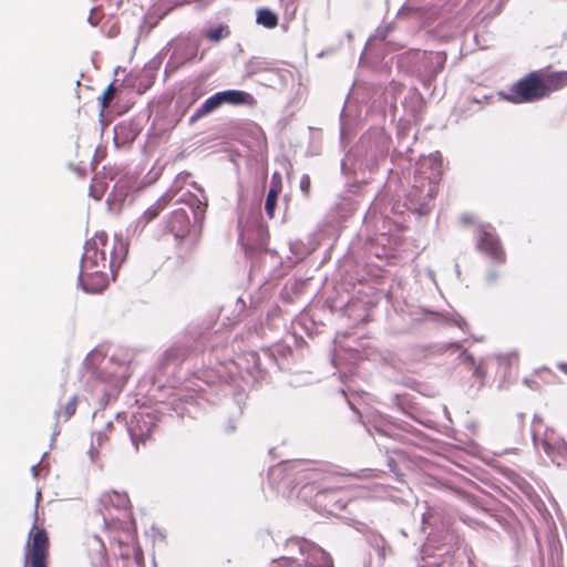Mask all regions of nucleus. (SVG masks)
I'll use <instances>...</instances> for the list:
<instances>
[{"label":"nucleus","mask_w":567,"mask_h":567,"mask_svg":"<svg viewBox=\"0 0 567 567\" xmlns=\"http://www.w3.org/2000/svg\"><path fill=\"white\" fill-rule=\"evenodd\" d=\"M86 364L92 367L94 379L90 383L92 398L101 404L107 403L111 395L118 392L131 374L126 361L106 358L99 350L91 351Z\"/></svg>","instance_id":"obj_1"},{"label":"nucleus","mask_w":567,"mask_h":567,"mask_svg":"<svg viewBox=\"0 0 567 567\" xmlns=\"http://www.w3.org/2000/svg\"><path fill=\"white\" fill-rule=\"evenodd\" d=\"M100 504L103 508L96 518L101 520L109 538L120 546L132 543L135 538V526L127 494L106 492L101 495Z\"/></svg>","instance_id":"obj_2"},{"label":"nucleus","mask_w":567,"mask_h":567,"mask_svg":"<svg viewBox=\"0 0 567 567\" xmlns=\"http://www.w3.org/2000/svg\"><path fill=\"white\" fill-rule=\"evenodd\" d=\"M107 235L104 231L96 233L84 245V251L81 259V270H105L107 267L114 271L120 268L127 255V244L118 237L114 238L110 258H107Z\"/></svg>","instance_id":"obj_3"},{"label":"nucleus","mask_w":567,"mask_h":567,"mask_svg":"<svg viewBox=\"0 0 567 567\" xmlns=\"http://www.w3.org/2000/svg\"><path fill=\"white\" fill-rule=\"evenodd\" d=\"M542 419L535 416L533 420V442L536 450L540 447L545 454L557 465L567 455V444L553 429H546L540 434Z\"/></svg>","instance_id":"obj_4"},{"label":"nucleus","mask_w":567,"mask_h":567,"mask_svg":"<svg viewBox=\"0 0 567 567\" xmlns=\"http://www.w3.org/2000/svg\"><path fill=\"white\" fill-rule=\"evenodd\" d=\"M498 95L512 103H528L546 95L540 76L537 73H529L524 79L511 86L508 92H499Z\"/></svg>","instance_id":"obj_5"},{"label":"nucleus","mask_w":567,"mask_h":567,"mask_svg":"<svg viewBox=\"0 0 567 567\" xmlns=\"http://www.w3.org/2000/svg\"><path fill=\"white\" fill-rule=\"evenodd\" d=\"M49 551V538L44 529H33L29 533L25 545L24 567H47L45 559Z\"/></svg>","instance_id":"obj_6"},{"label":"nucleus","mask_w":567,"mask_h":567,"mask_svg":"<svg viewBox=\"0 0 567 567\" xmlns=\"http://www.w3.org/2000/svg\"><path fill=\"white\" fill-rule=\"evenodd\" d=\"M442 156L439 152L429 154L427 156L420 157L416 164V178L424 186V182L430 185L429 190H432V185H435L442 175Z\"/></svg>","instance_id":"obj_7"},{"label":"nucleus","mask_w":567,"mask_h":567,"mask_svg":"<svg viewBox=\"0 0 567 567\" xmlns=\"http://www.w3.org/2000/svg\"><path fill=\"white\" fill-rule=\"evenodd\" d=\"M155 423L156 416L151 412L140 410L132 415L127 430L136 449L138 443L144 442L151 436Z\"/></svg>","instance_id":"obj_8"},{"label":"nucleus","mask_w":567,"mask_h":567,"mask_svg":"<svg viewBox=\"0 0 567 567\" xmlns=\"http://www.w3.org/2000/svg\"><path fill=\"white\" fill-rule=\"evenodd\" d=\"M476 247L491 260L499 264L505 261V252L492 227L483 226L478 228L476 234Z\"/></svg>","instance_id":"obj_9"},{"label":"nucleus","mask_w":567,"mask_h":567,"mask_svg":"<svg viewBox=\"0 0 567 567\" xmlns=\"http://www.w3.org/2000/svg\"><path fill=\"white\" fill-rule=\"evenodd\" d=\"M311 549V542L298 537L286 540L285 551L279 559L274 560V567H301V558Z\"/></svg>","instance_id":"obj_10"},{"label":"nucleus","mask_w":567,"mask_h":567,"mask_svg":"<svg viewBox=\"0 0 567 567\" xmlns=\"http://www.w3.org/2000/svg\"><path fill=\"white\" fill-rule=\"evenodd\" d=\"M169 202L166 195L159 197L153 205H151L134 223L128 226L127 231L133 235L140 234L148 223L155 219L159 213L165 209Z\"/></svg>","instance_id":"obj_11"},{"label":"nucleus","mask_w":567,"mask_h":567,"mask_svg":"<svg viewBox=\"0 0 567 567\" xmlns=\"http://www.w3.org/2000/svg\"><path fill=\"white\" fill-rule=\"evenodd\" d=\"M78 282L85 292L99 293L107 285V275L104 270L96 269L80 271Z\"/></svg>","instance_id":"obj_12"},{"label":"nucleus","mask_w":567,"mask_h":567,"mask_svg":"<svg viewBox=\"0 0 567 567\" xmlns=\"http://www.w3.org/2000/svg\"><path fill=\"white\" fill-rule=\"evenodd\" d=\"M189 227L190 221L186 210L184 209H176L172 212L166 220L167 231L173 234L176 239L184 238L188 234Z\"/></svg>","instance_id":"obj_13"},{"label":"nucleus","mask_w":567,"mask_h":567,"mask_svg":"<svg viewBox=\"0 0 567 567\" xmlns=\"http://www.w3.org/2000/svg\"><path fill=\"white\" fill-rule=\"evenodd\" d=\"M84 546L93 566L101 567L106 561V548L100 536L89 534L85 537Z\"/></svg>","instance_id":"obj_14"},{"label":"nucleus","mask_w":567,"mask_h":567,"mask_svg":"<svg viewBox=\"0 0 567 567\" xmlns=\"http://www.w3.org/2000/svg\"><path fill=\"white\" fill-rule=\"evenodd\" d=\"M301 566L306 567H332V560L328 553L311 543V549L301 558Z\"/></svg>","instance_id":"obj_15"},{"label":"nucleus","mask_w":567,"mask_h":567,"mask_svg":"<svg viewBox=\"0 0 567 567\" xmlns=\"http://www.w3.org/2000/svg\"><path fill=\"white\" fill-rule=\"evenodd\" d=\"M218 94L223 104L254 105L256 103L250 93L240 90H225L219 91Z\"/></svg>","instance_id":"obj_16"},{"label":"nucleus","mask_w":567,"mask_h":567,"mask_svg":"<svg viewBox=\"0 0 567 567\" xmlns=\"http://www.w3.org/2000/svg\"><path fill=\"white\" fill-rule=\"evenodd\" d=\"M446 56L443 52H424L422 54V62L424 64V72L427 76H435L443 68Z\"/></svg>","instance_id":"obj_17"},{"label":"nucleus","mask_w":567,"mask_h":567,"mask_svg":"<svg viewBox=\"0 0 567 567\" xmlns=\"http://www.w3.org/2000/svg\"><path fill=\"white\" fill-rule=\"evenodd\" d=\"M546 95L567 85V71L553 72L540 76Z\"/></svg>","instance_id":"obj_18"},{"label":"nucleus","mask_w":567,"mask_h":567,"mask_svg":"<svg viewBox=\"0 0 567 567\" xmlns=\"http://www.w3.org/2000/svg\"><path fill=\"white\" fill-rule=\"evenodd\" d=\"M223 105L218 92L207 97L196 110L194 117H202Z\"/></svg>","instance_id":"obj_19"},{"label":"nucleus","mask_w":567,"mask_h":567,"mask_svg":"<svg viewBox=\"0 0 567 567\" xmlns=\"http://www.w3.org/2000/svg\"><path fill=\"white\" fill-rule=\"evenodd\" d=\"M256 22L265 28L272 29L277 25L278 18L269 9H259L257 11Z\"/></svg>","instance_id":"obj_20"},{"label":"nucleus","mask_w":567,"mask_h":567,"mask_svg":"<svg viewBox=\"0 0 567 567\" xmlns=\"http://www.w3.org/2000/svg\"><path fill=\"white\" fill-rule=\"evenodd\" d=\"M189 206L193 209L195 220H202L207 206V198L204 195L202 198L196 197L189 202Z\"/></svg>","instance_id":"obj_21"},{"label":"nucleus","mask_w":567,"mask_h":567,"mask_svg":"<svg viewBox=\"0 0 567 567\" xmlns=\"http://www.w3.org/2000/svg\"><path fill=\"white\" fill-rule=\"evenodd\" d=\"M204 34L210 42L217 43L220 41L223 37H227L229 34V31L227 27L220 24L216 28L206 30Z\"/></svg>","instance_id":"obj_22"},{"label":"nucleus","mask_w":567,"mask_h":567,"mask_svg":"<svg viewBox=\"0 0 567 567\" xmlns=\"http://www.w3.org/2000/svg\"><path fill=\"white\" fill-rule=\"evenodd\" d=\"M278 194H279V187H270L267 198H266L265 209H266L267 215L270 218H272L274 214H275V206L277 203Z\"/></svg>","instance_id":"obj_23"},{"label":"nucleus","mask_w":567,"mask_h":567,"mask_svg":"<svg viewBox=\"0 0 567 567\" xmlns=\"http://www.w3.org/2000/svg\"><path fill=\"white\" fill-rule=\"evenodd\" d=\"M465 362L468 364V369L473 371V374L480 379H483L485 372L483 371L481 364H477L471 354L464 355Z\"/></svg>","instance_id":"obj_24"},{"label":"nucleus","mask_w":567,"mask_h":567,"mask_svg":"<svg viewBox=\"0 0 567 567\" xmlns=\"http://www.w3.org/2000/svg\"><path fill=\"white\" fill-rule=\"evenodd\" d=\"M76 410V396H72L64 406L63 414L65 420L70 419Z\"/></svg>","instance_id":"obj_25"},{"label":"nucleus","mask_w":567,"mask_h":567,"mask_svg":"<svg viewBox=\"0 0 567 567\" xmlns=\"http://www.w3.org/2000/svg\"><path fill=\"white\" fill-rule=\"evenodd\" d=\"M113 96H114V87H113V84H110L102 96V106L106 107L113 100Z\"/></svg>","instance_id":"obj_26"},{"label":"nucleus","mask_w":567,"mask_h":567,"mask_svg":"<svg viewBox=\"0 0 567 567\" xmlns=\"http://www.w3.org/2000/svg\"><path fill=\"white\" fill-rule=\"evenodd\" d=\"M310 185H311L310 177L306 174L302 175L300 178V189L303 193V195L307 196L309 194Z\"/></svg>","instance_id":"obj_27"},{"label":"nucleus","mask_w":567,"mask_h":567,"mask_svg":"<svg viewBox=\"0 0 567 567\" xmlns=\"http://www.w3.org/2000/svg\"><path fill=\"white\" fill-rule=\"evenodd\" d=\"M390 29H391V27H390V25H386L383 30L378 29V30H377V33H375V34H374V37H373V39H380V40H382V41H383V40H385L386 34H388V32H389V30H390ZM370 40H372V38H371Z\"/></svg>","instance_id":"obj_28"},{"label":"nucleus","mask_w":567,"mask_h":567,"mask_svg":"<svg viewBox=\"0 0 567 567\" xmlns=\"http://www.w3.org/2000/svg\"><path fill=\"white\" fill-rule=\"evenodd\" d=\"M103 193L102 187H97L96 185H92L90 189V195L93 196L95 199H100Z\"/></svg>","instance_id":"obj_29"},{"label":"nucleus","mask_w":567,"mask_h":567,"mask_svg":"<svg viewBox=\"0 0 567 567\" xmlns=\"http://www.w3.org/2000/svg\"><path fill=\"white\" fill-rule=\"evenodd\" d=\"M87 455L92 463H96L99 460V451L94 446H91V449L87 451Z\"/></svg>","instance_id":"obj_30"},{"label":"nucleus","mask_w":567,"mask_h":567,"mask_svg":"<svg viewBox=\"0 0 567 567\" xmlns=\"http://www.w3.org/2000/svg\"><path fill=\"white\" fill-rule=\"evenodd\" d=\"M271 187H279V189L281 188V186H280V175L278 173H275L271 176Z\"/></svg>","instance_id":"obj_31"},{"label":"nucleus","mask_w":567,"mask_h":567,"mask_svg":"<svg viewBox=\"0 0 567 567\" xmlns=\"http://www.w3.org/2000/svg\"><path fill=\"white\" fill-rule=\"evenodd\" d=\"M194 406V400H190V401H186V406L184 408V410L187 412V413H190L192 412V408Z\"/></svg>","instance_id":"obj_32"},{"label":"nucleus","mask_w":567,"mask_h":567,"mask_svg":"<svg viewBox=\"0 0 567 567\" xmlns=\"http://www.w3.org/2000/svg\"><path fill=\"white\" fill-rule=\"evenodd\" d=\"M334 352H336V353H334V357H333V359H332V363H333L334 365H337V361H338V360H340V353H339V350H338L337 348L334 349Z\"/></svg>","instance_id":"obj_33"},{"label":"nucleus","mask_w":567,"mask_h":567,"mask_svg":"<svg viewBox=\"0 0 567 567\" xmlns=\"http://www.w3.org/2000/svg\"><path fill=\"white\" fill-rule=\"evenodd\" d=\"M31 472H32L33 477L38 476V464L32 465Z\"/></svg>","instance_id":"obj_34"},{"label":"nucleus","mask_w":567,"mask_h":567,"mask_svg":"<svg viewBox=\"0 0 567 567\" xmlns=\"http://www.w3.org/2000/svg\"><path fill=\"white\" fill-rule=\"evenodd\" d=\"M524 383H525L526 385H528V386H533V384H536V382H535V381L529 380V379H525V380H524Z\"/></svg>","instance_id":"obj_35"},{"label":"nucleus","mask_w":567,"mask_h":567,"mask_svg":"<svg viewBox=\"0 0 567 567\" xmlns=\"http://www.w3.org/2000/svg\"><path fill=\"white\" fill-rule=\"evenodd\" d=\"M496 277H497V276H496V272H491V274L488 275V281H491V282H492V281H494V280L496 279Z\"/></svg>","instance_id":"obj_36"},{"label":"nucleus","mask_w":567,"mask_h":567,"mask_svg":"<svg viewBox=\"0 0 567 567\" xmlns=\"http://www.w3.org/2000/svg\"><path fill=\"white\" fill-rule=\"evenodd\" d=\"M558 368H559L560 370H563V371H566V370H567V364H565V363H560V364H558Z\"/></svg>","instance_id":"obj_37"},{"label":"nucleus","mask_w":567,"mask_h":567,"mask_svg":"<svg viewBox=\"0 0 567 567\" xmlns=\"http://www.w3.org/2000/svg\"><path fill=\"white\" fill-rule=\"evenodd\" d=\"M89 22H90L91 24H96V22H94V21L92 20V14L89 17Z\"/></svg>","instance_id":"obj_38"},{"label":"nucleus","mask_w":567,"mask_h":567,"mask_svg":"<svg viewBox=\"0 0 567 567\" xmlns=\"http://www.w3.org/2000/svg\"><path fill=\"white\" fill-rule=\"evenodd\" d=\"M97 441H99V444H101V442H102V434L97 435Z\"/></svg>","instance_id":"obj_39"},{"label":"nucleus","mask_w":567,"mask_h":567,"mask_svg":"<svg viewBox=\"0 0 567 567\" xmlns=\"http://www.w3.org/2000/svg\"><path fill=\"white\" fill-rule=\"evenodd\" d=\"M40 495V492H37V503L39 502Z\"/></svg>","instance_id":"obj_40"},{"label":"nucleus","mask_w":567,"mask_h":567,"mask_svg":"<svg viewBox=\"0 0 567 567\" xmlns=\"http://www.w3.org/2000/svg\"><path fill=\"white\" fill-rule=\"evenodd\" d=\"M61 414V411H55V415L59 417Z\"/></svg>","instance_id":"obj_41"},{"label":"nucleus","mask_w":567,"mask_h":567,"mask_svg":"<svg viewBox=\"0 0 567 567\" xmlns=\"http://www.w3.org/2000/svg\"><path fill=\"white\" fill-rule=\"evenodd\" d=\"M456 272L460 274L458 265H455Z\"/></svg>","instance_id":"obj_42"}]
</instances>
